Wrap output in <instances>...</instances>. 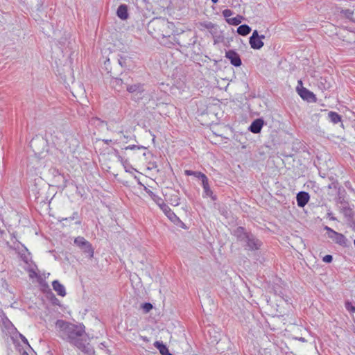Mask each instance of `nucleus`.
Wrapping results in <instances>:
<instances>
[{
  "mask_svg": "<svg viewBox=\"0 0 355 355\" xmlns=\"http://www.w3.org/2000/svg\"><path fill=\"white\" fill-rule=\"evenodd\" d=\"M55 328L59 336L75 345L78 349L84 351L88 345L87 336L85 334V326L83 324H74L62 320H58L55 322Z\"/></svg>",
  "mask_w": 355,
  "mask_h": 355,
  "instance_id": "1",
  "label": "nucleus"
},
{
  "mask_svg": "<svg viewBox=\"0 0 355 355\" xmlns=\"http://www.w3.org/2000/svg\"><path fill=\"white\" fill-rule=\"evenodd\" d=\"M324 229L327 231V236L336 244L343 247H347L349 245L347 239L343 234L334 231L328 226H325Z\"/></svg>",
  "mask_w": 355,
  "mask_h": 355,
  "instance_id": "2",
  "label": "nucleus"
},
{
  "mask_svg": "<svg viewBox=\"0 0 355 355\" xmlns=\"http://www.w3.org/2000/svg\"><path fill=\"white\" fill-rule=\"evenodd\" d=\"M74 244L78 247L85 254H87L89 258L94 257V250L92 244L83 236L76 237Z\"/></svg>",
  "mask_w": 355,
  "mask_h": 355,
  "instance_id": "3",
  "label": "nucleus"
},
{
  "mask_svg": "<svg viewBox=\"0 0 355 355\" xmlns=\"http://www.w3.org/2000/svg\"><path fill=\"white\" fill-rule=\"evenodd\" d=\"M245 250L255 251L260 249L262 242L251 232L243 242Z\"/></svg>",
  "mask_w": 355,
  "mask_h": 355,
  "instance_id": "4",
  "label": "nucleus"
},
{
  "mask_svg": "<svg viewBox=\"0 0 355 355\" xmlns=\"http://www.w3.org/2000/svg\"><path fill=\"white\" fill-rule=\"evenodd\" d=\"M160 209L171 222L178 226L184 228V223L176 216V214L166 204L162 202V207Z\"/></svg>",
  "mask_w": 355,
  "mask_h": 355,
  "instance_id": "5",
  "label": "nucleus"
},
{
  "mask_svg": "<svg viewBox=\"0 0 355 355\" xmlns=\"http://www.w3.org/2000/svg\"><path fill=\"white\" fill-rule=\"evenodd\" d=\"M125 88L129 93L137 96L138 98H141V95L144 92V85L141 83L130 85L128 83H125Z\"/></svg>",
  "mask_w": 355,
  "mask_h": 355,
  "instance_id": "6",
  "label": "nucleus"
},
{
  "mask_svg": "<svg viewBox=\"0 0 355 355\" xmlns=\"http://www.w3.org/2000/svg\"><path fill=\"white\" fill-rule=\"evenodd\" d=\"M225 57L234 67H240L242 64L239 55L233 50L227 51L225 53Z\"/></svg>",
  "mask_w": 355,
  "mask_h": 355,
  "instance_id": "7",
  "label": "nucleus"
},
{
  "mask_svg": "<svg viewBox=\"0 0 355 355\" xmlns=\"http://www.w3.org/2000/svg\"><path fill=\"white\" fill-rule=\"evenodd\" d=\"M297 92L302 99L309 102H315L316 100L314 94L304 87L297 88Z\"/></svg>",
  "mask_w": 355,
  "mask_h": 355,
  "instance_id": "8",
  "label": "nucleus"
},
{
  "mask_svg": "<svg viewBox=\"0 0 355 355\" xmlns=\"http://www.w3.org/2000/svg\"><path fill=\"white\" fill-rule=\"evenodd\" d=\"M309 194L305 191H300L297 194V204L300 207H304L309 200Z\"/></svg>",
  "mask_w": 355,
  "mask_h": 355,
  "instance_id": "9",
  "label": "nucleus"
},
{
  "mask_svg": "<svg viewBox=\"0 0 355 355\" xmlns=\"http://www.w3.org/2000/svg\"><path fill=\"white\" fill-rule=\"evenodd\" d=\"M202 186L203 188L202 197L208 198L210 197L212 200H215L216 197L213 195V192L210 188L208 178L202 182Z\"/></svg>",
  "mask_w": 355,
  "mask_h": 355,
  "instance_id": "10",
  "label": "nucleus"
},
{
  "mask_svg": "<svg viewBox=\"0 0 355 355\" xmlns=\"http://www.w3.org/2000/svg\"><path fill=\"white\" fill-rule=\"evenodd\" d=\"M263 125V121L261 119H257L252 121L250 126L249 127V130L250 132L253 133H259L261 130V128Z\"/></svg>",
  "mask_w": 355,
  "mask_h": 355,
  "instance_id": "11",
  "label": "nucleus"
},
{
  "mask_svg": "<svg viewBox=\"0 0 355 355\" xmlns=\"http://www.w3.org/2000/svg\"><path fill=\"white\" fill-rule=\"evenodd\" d=\"M250 232H248L245 230L242 227H238L234 231V235L236 237L237 240L243 242L248 237Z\"/></svg>",
  "mask_w": 355,
  "mask_h": 355,
  "instance_id": "12",
  "label": "nucleus"
},
{
  "mask_svg": "<svg viewBox=\"0 0 355 355\" xmlns=\"http://www.w3.org/2000/svg\"><path fill=\"white\" fill-rule=\"evenodd\" d=\"M53 290L60 296L64 297L66 295V290L64 286L61 284L58 280H54L52 283Z\"/></svg>",
  "mask_w": 355,
  "mask_h": 355,
  "instance_id": "13",
  "label": "nucleus"
},
{
  "mask_svg": "<svg viewBox=\"0 0 355 355\" xmlns=\"http://www.w3.org/2000/svg\"><path fill=\"white\" fill-rule=\"evenodd\" d=\"M117 16L123 19H127L128 17V6L125 4H121L119 6L116 12Z\"/></svg>",
  "mask_w": 355,
  "mask_h": 355,
  "instance_id": "14",
  "label": "nucleus"
},
{
  "mask_svg": "<svg viewBox=\"0 0 355 355\" xmlns=\"http://www.w3.org/2000/svg\"><path fill=\"white\" fill-rule=\"evenodd\" d=\"M89 123L92 125H94L96 127L102 128L104 126H107V129L109 130H112L111 126L110 124L106 123L105 121H102L101 119L97 117H92L89 120Z\"/></svg>",
  "mask_w": 355,
  "mask_h": 355,
  "instance_id": "15",
  "label": "nucleus"
},
{
  "mask_svg": "<svg viewBox=\"0 0 355 355\" xmlns=\"http://www.w3.org/2000/svg\"><path fill=\"white\" fill-rule=\"evenodd\" d=\"M125 83H128L127 80L121 78H115L112 80V84L116 90L120 92L124 87H125Z\"/></svg>",
  "mask_w": 355,
  "mask_h": 355,
  "instance_id": "16",
  "label": "nucleus"
},
{
  "mask_svg": "<svg viewBox=\"0 0 355 355\" xmlns=\"http://www.w3.org/2000/svg\"><path fill=\"white\" fill-rule=\"evenodd\" d=\"M250 44H264L263 41H261L259 38L257 31H254L252 36L250 37Z\"/></svg>",
  "mask_w": 355,
  "mask_h": 355,
  "instance_id": "17",
  "label": "nucleus"
},
{
  "mask_svg": "<svg viewBox=\"0 0 355 355\" xmlns=\"http://www.w3.org/2000/svg\"><path fill=\"white\" fill-rule=\"evenodd\" d=\"M154 346L159 350L162 355H166L169 351L162 341H155Z\"/></svg>",
  "mask_w": 355,
  "mask_h": 355,
  "instance_id": "18",
  "label": "nucleus"
},
{
  "mask_svg": "<svg viewBox=\"0 0 355 355\" xmlns=\"http://www.w3.org/2000/svg\"><path fill=\"white\" fill-rule=\"evenodd\" d=\"M328 119L334 124H336L341 121V116L339 115L337 112L333 111H331L328 113Z\"/></svg>",
  "mask_w": 355,
  "mask_h": 355,
  "instance_id": "19",
  "label": "nucleus"
},
{
  "mask_svg": "<svg viewBox=\"0 0 355 355\" xmlns=\"http://www.w3.org/2000/svg\"><path fill=\"white\" fill-rule=\"evenodd\" d=\"M250 31H251L250 27L246 24L241 25L237 28L238 33L241 35H247L248 34H249L250 33Z\"/></svg>",
  "mask_w": 355,
  "mask_h": 355,
  "instance_id": "20",
  "label": "nucleus"
},
{
  "mask_svg": "<svg viewBox=\"0 0 355 355\" xmlns=\"http://www.w3.org/2000/svg\"><path fill=\"white\" fill-rule=\"evenodd\" d=\"M242 20H243V17L241 15H237L235 17L228 18L226 19L227 22L229 24L235 25V26L241 24Z\"/></svg>",
  "mask_w": 355,
  "mask_h": 355,
  "instance_id": "21",
  "label": "nucleus"
},
{
  "mask_svg": "<svg viewBox=\"0 0 355 355\" xmlns=\"http://www.w3.org/2000/svg\"><path fill=\"white\" fill-rule=\"evenodd\" d=\"M19 255L21 259L23 260L24 262L26 263H28L29 261L31 260V254L28 252L27 249H25L19 252Z\"/></svg>",
  "mask_w": 355,
  "mask_h": 355,
  "instance_id": "22",
  "label": "nucleus"
},
{
  "mask_svg": "<svg viewBox=\"0 0 355 355\" xmlns=\"http://www.w3.org/2000/svg\"><path fill=\"white\" fill-rule=\"evenodd\" d=\"M151 197V198L157 204V205L161 208L162 202H164L162 198L159 197L157 195L155 194L153 191H149L148 192Z\"/></svg>",
  "mask_w": 355,
  "mask_h": 355,
  "instance_id": "23",
  "label": "nucleus"
},
{
  "mask_svg": "<svg viewBox=\"0 0 355 355\" xmlns=\"http://www.w3.org/2000/svg\"><path fill=\"white\" fill-rule=\"evenodd\" d=\"M345 307L349 312L352 313H355V306L352 302L349 301L345 302Z\"/></svg>",
  "mask_w": 355,
  "mask_h": 355,
  "instance_id": "24",
  "label": "nucleus"
},
{
  "mask_svg": "<svg viewBox=\"0 0 355 355\" xmlns=\"http://www.w3.org/2000/svg\"><path fill=\"white\" fill-rule=\"evenodd\" d=\"M78 214L77 211H75L73 213V215L68 218H62L60 220V222L66 221V222H71L76 218H78Z\"/></svg>",
  "mask_w": 355,
  "mask_h": 355,
  "instance_id": "25",
  "label": "nucleus"
},
{
  "mask_svg": "<svg viewBox=\"0 0 355 355\" xmlns=\"http://www.w3.org/2000/svg\"><path fill=\"white\" fill-rule=\"evenodd\" d=\"M2 322L3 326L7 329H9L10 327L12 326L11 322L8 320V318L6 316H3L2 318Z\"/></svg>",
  "mask_w": 355,
  "mask_h": 355,
  "instance_id": "26",
  "label": "nucleus"
},
{
  "mask_svg": "<svg viewBox=\"0 0 355 355\" xmlns=\"http://www.w3.org/2000/svg\"><path fill=\"white\" fill-rule=\"evenodd\" d=\"M141 308L145 313H148L153 309V305L149 302H146L141 305Z\"/></svg>",
  "mask_w": 355,
  "mask_h": 355,
  "instance_id": "27",
  "label": "nucleus"
},
{
  "mask_svg": "<svg viewBox=\"0 0 355 355\" xmlns=\"http://www.w3.org/2000/svg\"><path fill=\"white\" fill-rule=\"evenodd\" d=\"M194 176L201 180L202 182L207 179V177L204 173L199 171H196V175H194Z\"/></svg>",
  "mask_w": 355,
  "mask_h": 355,
  "instance_id": "28",
  "label": "nucleus"
},
{
  "mask_svg": "<svg viewBox=\"0 0 355 355\" xmlns=\"http://www.w3.org/2000/svg\"><path fill=\"white\" fill-rule=\"evenodd\" d=\"M144 148L142 146L130 145L125 148V150H135V149H143Z\"/></svg>",
  "mask_w": 355,
  "mask_h": 355,
  "instance_id": "29",
  "label": "nucleus"
},
{
  "mask_svg": "<svg viewBox=\"0 0 355 355\" xmlns=\"http://www.w3.org/2000/svg\"><path fill=\"white\" fill-rule=\"evenodd\" d=\"M223 15L225 18L228 19L232 15V12L230 9H225L223 11Z\"/></svg>",
  "mask_w": 355,
  "mask_h": 355,
  "instance_id": "30",
  "label": "nucleus"
},
{
  "mask_svg": "<svg viewBox=\"0 0 355 355\" xmlns=\"http://www.w3.org/2000/svg\"><path fill=\"white\" fill-rule=\"evenodd\" d=\"M333 257L330 254L325 255L322 259V261L325 263H331Z\"/></svg>",
  "mask_w": 355,
  "mask_h": 355,
  "instance_id": "31",
  "label": "nucleus"
},
{
  "mask_svg": "<svg viewBox=\"0 0 355 355\" xmlns=\"http://www.w3.org/2000/svg\"><path fill=\"white\" fill-rule=\"evenodd\" d=\"M180 204V198L178 196H175L173 200L171 199V205L174 206H178Z\"/></svg>",
  "mask_w": 355,
  "mask_h": 355,
  "instance_id": "32",
  "label": "nucleus"
},
{
  "mask_svg": "<svg viewBox=\"0 0 355 355\" xmlns=\"http://www.w3.org/2000/svg\"><path fill=\"white\" fill-rule=\"evenodd\" d=\"M115 155H116V157H117L118 160H119L120 162L123 163V157H122L119 154V153H118V151H117V150H116V151H115Z\"/></svg>",
  "mask_w": 355,
  "mask_h": 355,
  "instance_id": "33",
  "label": "nucleus"
},
{
  "mask_svg": "<svg viewBox=\"0 0 355 355\" xmlns=\"http://www.w3.org/2000/svg\"><path fill=\"white\" fill-rule=\"evenodd\" d=\"M351 211L352 210L350 209H349V208H344L343 209V212H344L345 216H350Z\"/></svg>",
  "mask_w": 355,
  "mask_h": 355,
  "instance_id": "34",
  "label": "nucleus"
},
{
  "mask_svg": "<svg viewBox=\"0 0 355 355\" xmlns=\"http://www.w3.org/2000/svg\"><path fill=\"white\" fill-rule=\"evenodd\" d=\"M196 171H189V170H186L185 171V174L187 175H196Z\"/></svg>",
  "mask_w": 355,
  "mask_h": 355,
  "instance_id": "35",
  "label": "nucleus"
},
{
  "mask_svg": "<svg viewBox=\"0 0 355 355\" xmlns=\"http://www.w3.org/2000/svg\"><path fill=\"white\" fill-rule=\"evenodd\" d=\"M328 216H329V218L331 220H336V218L334 216H332L331 213H328Z\"/></svg>",
  "mask_w": 355,
  "mask_h": 355,
  "instance_id": "36",
  "label": "nucleus"
},
{
  "mask_svg": "<svg viewBox=\"0 0 355 355\" xmlns=\"http://www.w3.org/2000/svg\"><path fill=\"white\" fill-rule=\"evenodd\" d=\"M21 340L24 343H28V340L27 339L22 335H21Z\"/></svg>",
  "mask_w": 355,
  "mask_h": 355,
  "instance_id": "37",
  "label": "nucleus"
},
{
  "mask_svg": "<svg viewBox=\"0 0 355 355\" xmlns=\"http://www.w3.org/2000/svg\"><path fill=\"white\" fill-rule=\"evenodd\" d=\"M263 46H251L254 49H260Z\"/></svg>",
  "mask_w": 355,
  "mask_h": 355,
  "instance_id": "38",
  "label": "nucleus"
},
{
  "mask_svg": "<svg viewBox=\"0 0 355 355\" xmlns=\"http://www.w3.org/2000/svg\"><path fill=\"white\" fill-rule=\"evenodd\" d=\"M259 38L261 41L266 38V36L264 35H259Z\"/></svg>",
  "mask_w": 355,
  "mask_h": 355,
  "instance_id": "39",
  "label": "nucleus"
},
{
  "mask_svg": "<svg viewBox=\"0 0 355 355\" xmlns=\"http://www.w3.org/2000/svg\"><path fill=\"white\" fill-rule=\"evenodd\" d=\"M104 142L107 144H109L110 142H112V140L111 139H106V140H104Z\"/></svg>",
  "mask_w": 355,
  "mask_h": 355,
  "instance_id": "40",
  "label": "nucleus"
},
{
  "mask_svg": "<svg viewBox=\"0 0 355 355\" xmlns=\"http://www.w3.org/2000/svg\"><path fill=\"white\" fill-rule=\"evenodd\" d=\"M213 3H216L218 2V0H211Z\"/></svg>",
  "mask_w": 355,
  "mask_h": 355,
  "instance_id": "41",
  "label": "nucleus"
},
{
  "mask_svg": "<svg viewBox=\"0 0 355 355\" xmlns=\"http://www.w3.org/2000/svg\"><path fill=\"white\" fill-rule=\"evenodd\" d=\"M76 224H78V225H79V224H80V220H77V221L76 222Z\"/></svg>",
  "mask_w": 355,
  "mask_h": 355,
  "instance_id": "42",
  "label": "nucleus"
},
{
  "mask_svg": "<svg viewBox=\"0 0 355 355\" xmlns=\"http://www.w3.org/2000/svg\"><path fill=\"white\" fill-rule=\"evenodd\" d=\"M166 355H173V354H171V353L168 352Z\"/></svg>",
  "mask_w": 355,
  "mask_h": 355,
  "instance_id": "43",
  "label": "nucleus"
}]
</instances>
